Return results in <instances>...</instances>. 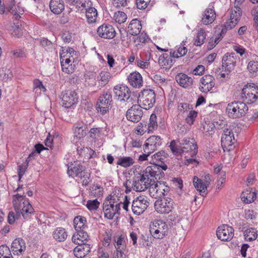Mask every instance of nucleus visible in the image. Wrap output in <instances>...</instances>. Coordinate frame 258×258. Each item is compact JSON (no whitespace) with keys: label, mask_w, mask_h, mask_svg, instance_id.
<instances>
[{"label":"nucleus","mask_w":258,"mask_h":258,"mask_svg":"<svg viewBox=\"0 0 258 258\" xmlns=\"http://www.w3.org/2000/svg\"><path fill=\"white\" fill-rule=\"evenodd\" d=\"M53 238L57 241H64L68 236L67 233L64 228L59 227L56 229L53 232Z\"/></svg>","instance_id":"obj_38"},{"label":"nucleus","mask_w":258,"mask_h":258,"mask_svg":"<svg viewBox=\"0 0 258 258\" xmlns=\"http://www.w3.org/2000/svg\"><path fill=\"white\" fill-rule=\"evenodd\" d=\"M173 201L170 198H164L155 203V208L158 213L167 214L171 211Z\"/></svg>","instance_id":"obj_14"},{"label":"nucleus","mask_w":258,"mask_h":258,"mask_svg":"<svg viewBox=\"0 0 258 258\" xmlns=\"http://www.w3.org/2000/svg\"><path fill=\"white\" fill-rule=\"evenodd\" d=\"M169 147L172 152L175 155H179L182 153V149L180 148V145H179V146L177 147L174 140L171 142Z\"/></svg>","instance_id":"obj_57"},{"label":"nucleus","mask_w":258,"mask_h":258,"mask_svg":"<svg viewBox=\"0 0 258 258\" xmlns=\"http://www.w3.org/2000/svg\"><path fill=\"white\" fill-rule=\"evenodd\" d=\"M61 38L64 42L69 43L72 39V34L69 31H64L62 34Z\"/></svg>","instance_id":"obj_64"},{"label":"nucleus","mask_w":258,"mask_h":258,"mask_svg":"<svg viewBox=\"0 0 258 258\" xmlns=\"http://www.w3.org/2000/svg\"><path fill=\"white\" fill-rule=\"evenodd\" d=\"M62 106L69 108L74 106L78 101V96L73 90H67L61 93Z\"/></svg>","instance_id":"obj_10"},{"label":"nucleus","mask_w":258,"mask_h":258,"mask_svg":"<svg viewBox=\"0 0 258 258\" xmlns=\"http://www.w3.org/2000/svg\"><path fill=\"white\" fill-rule=\"evenodd\" d=\"M230 19L227 20L224 24V27L217 28L214 35L216 37L214 44L211 45V49L213 48L221 40L223 35L227 30H231L234 28L240 20L242 15V10L239 7L235 6L231 9Z\"/></svg>","instance_id":"obj_1"},{"label":"nucleus","mask_w":258,"mask_h":258,"mask_svg":"<svg viewBox=\"0 0 258 258\" xmlns=\"http://www.w3.org/2000/svg\"><path fill=\"white\" fill-rule=\"evenodd\" d=\"M100 205V203L97 199L94 200H88L87 202L86 207L90 211L96 210Z\"/></svg>","instance_id":"obj_54"},{"label":"nucleus","mask_w":258,"mask_h":258,"mask_svg":"<svg viewBox=\"0 0 258 258\" xmlns=\"http://www.w3.org/2000/svg\"><path fill=\"white\" fill-rule=\"evenodd\" d=\"M217 238L222 241L231 240L234 236V229L227 224L219 226L216 230Z\"/></svg>","instance_id":"obj_12"},{"label":"nucleus","mask_w":258,"mask_h":258,"mask_svg":"<svg viewBox=\"0 0 258 258\" xmlns=\"http://www.w3.org/2000/svg\"><path fill=\"white\" fill-rule=\"evenodd\" d=\"M25 248V243L22 239H16L12 243L11 250L14 254L18 255L19 253L24 251Z\"/></svg>","instance_id":"obj_25"},{"label":"nucleus","mask_w":258,"mask_h":258,"mask_svg":"<svg viewBox=\"0 0 258 258\" xmlns=\"http://www.w3.org/2000/svg\"><path fill=\"white\" fill-rule=\"evenodd\" d=\"M85 13L89 23L92 24L96 22L97 12L95 8L91 7L90 8H88Z\"/></svg>","instance_id":"obj_39"},{"label":"nucleus","mask_w":258,"mask_h":258,"mask_svg":"<svg viewBox=\"0 0 258 258\" xmlns=\"http://www.w3.org/2000/svg\"><path fill=\"white\" fill-rule=\"evenodd\" d=\"M87 221L85 217L78 216L74 219V225L76 231L85 229L87 227Z\"/></svg>","instance_id":"obj_37"},{"label":"nucleus","mask_w":258,"mask_h":258,"mask_svg":"<svg viewBox=\"0 0 258 258\" xmlns=\"http://www.w3.org/2000/svg\"><path fill=\"white\" fill-rule=\"evenodd\" d=\"M154 81L158 84L165 86L167 84V80L159 74H157L153 77Z\"/></svg>","instance_id":"obj_60"},{"label":"nucleus","mask_w":258,"mask_h":258,"mask_svg":"<svg viewBox=\"0 0 258 258\" xmlns=\"http://www.w3.org/2000/svg\"><path fill=\"white\" fill-rule=\"evenodd\" d=\"M168 230L167 224L162 220H155L150 225V233L156 239L163 238L167 235Z\"/></svg>","instance_id":"obj_7"},{"label":"nucleus","mask_w":258,"mask_h":258,"mask_svg":"<svg viewBox=\"0 0 258 258\" xmlns=\"http://www.w3.org/2000/svg\"><path fill=\"white\" fill-rule=\"evenodd\" d=\"M153 164L152 166H148L143 174L146 175L147 177H153L157 179V177H158L160 178L159 175L161 174H164V173L160 170L157 166V163Z\"/></svg>","instance_id":"obj_28"},{"label":"nucleus","mask_w":258,"mask_h":258,"mask_svg":"<svg viewBox=\"0 0 258 258\" xmlns=\"http://www.w3.org/2000/svg\"><path fill=\"white\" fill-rule=\"evenodd\" d=\"M192 109L191 105L187 103H180L178 105V110L182 113L187 112Z\"/></svg>","instance_id":"obj_55"},{"label":"nucleus","mask_w":258,"mask_h":258,"mask_svg":"<svg viewBox=\"0 0 258 258\" xmlns=\"http://www.w3.org/2000/svg\"><path fill=\"white\" fill-rule=\"evenodd\" d=\"M142 108L138 104L133 105L126 112L127 119L134 122L139 121L143 114Z\"/></svg>","instance_id":"obj_18"},{"label":"nucleus","mask_w":258,"mask_h":258,"mask_svg":"<svg viewBox=\"0 0 258 258\" xmlns=\"http://www.w3.org/2000/svg\"><path fill=\"white\" fill-rule=\"evenodd\" d=\"M149 203L146 196H139L133 201L132 209L133 213L137 215L142 214L149 206Z\"/></svg>","instance_id":"obj_11"},{"label":"nucleus","mask_w":258,"mask_h":258,"mask_svg":"<svg viewBox=\"0 0 258 258\" xmlns=\"http://www.w3.org/2000/svg\"><path fill=\"white\" fill-rule=\"evenodd\" d=\"M206 38V35L203 30L198 32L196 38H195L194 44L197 46L201 45Z\"/></svg>","instance_id":"obj_47"},{"label":"nucleus","mask_w":258,"mask_h":258,"mask_svg":"<svg viewBox=\"0 0 258 258\" xmlns=\"http://www.w3.org/2000/svg\"><path fill=\"white\" fill-rule=\"evenodd\" d=\"M197 116L198 112L197 111L192 110H190L185 118L186 122L190 125L192 124Z\"/></svg>","instance_id":"obj_52"},{"label":"nucleus","mask_w":258,"mask_h":258,"mask_svg":"<svg viewBox=\"0 0 258 258\" xmlns=\"http://www.w3.org/2000/svg\"><path fill=\"white\" fill-rule=\"evenodd\" d=\"M113 91L116 97L120 102H126L125 108L133 103V98L131 97V92L128 87L125 85H117L114 87Z\"/></svg>","instance_id":"obj_8"},{"label":"nucleus","mask_w":258,"mask_h":258,"mask_svg":"<svg viewBox=\"0 0 258 258\" xmlns=\"http://www.w3.org/2000/svg\"><path fill=\"white\" fill-rule=\"evenodd\" d=\"M185 43L184 41L177 47L174 51H171L170 54L173 58H179L185 55L187 52V49L184 46Z\"/></svg>","instance_id":"obj_36"},{"label":"nucleus","mask_w":258,"mask_h":258,"mask_svg":"<svg viewBox=\"0 0 258 258\" xmlns=\"http://www.w3.org/2000/svg\"><path fill=\"white\" fill-rule=\"evenodd\" d=\"M163 188H165L164 182L158 181L155 184L151 183L149 188L151 196L155 198L163 197Z\"/></svg>","instance_id":"obj_21"},{"label":"nucleus","mask_w":258,"mask_h":258,"mask_svg":"<svg viewBox=\"0 0 258 258\" xmlns=\"http://www.w3.org/2000/svg\"><path fill=\"white\" fill-rule=\"evenodd\" d=\"M85 229H83L77 231V234L73 235L72 237V241L76 244H80L85 243V241H87L89 238V236L87 233L84 230Z\"/></svg>","instance_id":"obj_31"},{"label":"nucleus","mask_w":258,"mask_h":258,"mask_svg":"<svg viewBox=\"0 0 258 258\" xmlns=\"http://www.w3.org/2000/svg\"><path fill=\"white\" fill-rule=\"evenodd\" d=\"M175 80L180 86L184 88L191 86L193 83V80L191 77L182 73L178 74L175 76Z\"/></svg>","instance_id":"obj_24"},{"label":"nucleus","mask_w":258,"mask_h":258,"mask_svg":"<svg viewBox=\"0 0 258 258\" xmlns=\"http://www.w3.org/2000/svg\"><path fill=\"white\" fill-rule=\"evenodd\" d=\"M141 29V21L137 19H133L128 25L127 32L132 35H137L140 34Z\"/></svg>","instance_id":"obj_27"},{"label":"nucleus","mask_w":258,"mask_h":258,"mask_svg":"<svg viewBox=\"0 0 258 258\" xmlns=\"http://www.w3.org/2000/svg\"><path fill=\"white\" fill-rule=\"evenodd\" d=\"M220 177H217L216 192H218L221 187L222 184L225 183L226 179V172L225 171H221L220 173Z\"/></svg>","instance_id":"obj_51"},{"label":"nucleus","mask_w":258,"mask_h":258,"mask_svg":"<svg viewBox=\"0 0 258 258\" xmlns=\"http://www.w3.org/2000/svg\"><path fill=\"white\" fill-rule=\"evenodd\" d=\"M111 199L103 204V212L104 216L109 219H112L116 214L113 207L111 205Z\"/></svg>","instance_id":"obj_35"},{"label":"nucleus","mask_w":258,"mask_h":258,"mask_svg":"<svg viewBox=\"0 0 258 258\" xmlns=\"http://www.w3.org/2000/svg\"><path fill=\"white\" fill-rule=\"evenodd\" d=\"M210 75H205L200 79L201 85L200 86V90L204 93H207L210 91Z\"/></svg>","instance_id":"obj_41"},{"label":"nucleus","mask_w":258,"mask_h":258,"mask_svg":"<svg viewBox=\"0 0 258 258\" xmlns=\"http://www.w3.org/2000/svg\"><path fill=\"white\" fill-rule=\"evenodd\" d=\"M13 203L17 214H22L25 219L29 218L34 212V209L25 196L19 194L14 196Z\"/></svg>","instance_id":"obj_3"},{"label":"nucleus","mask_w":258,"mask_h":258,"mask_svg":"<svg viewBox=\"0 0 258 258\" xmlns=\"http://www.w3.org/2000/svg\"><path fill=\"white\" fill-rule=\"evenodd\" d=\"M11 254V250L7 246H0V258H4Z\"/></svg>","instance_id":"obj_61"},{"label":"nucleus","mask_w":258,"mask_h":258,"mask_svg":"<svg viewBox=\"0 0 258 258\" xmlns=\"http://www.w3.org/2000/svg\"><path fill=\"white\" fill-rule=\"evenodd\" d=\"M135 163L134 159L131 157H121L117 161L116 164L123 167H128Z\"/></svg>","instance_id":"obj_40"},{"label":"nucleus","mask_w":258,"mask_h":258,"mask_svg":"<svg viewBox=\"0 0 258 258\" xmlns=\"http://www.w3.org/2000/svg\"><path fill=\"white\" fill-rule=\"evenodd\" d=\"M116 245H115L116 250H121V249H125V244L123 237L121 236L117 238V240L115 239Z\"/></svg>","instance_id":"obj_56"},{"label":"nucleus","mask_w":258,"mask_h":258,"mask_svg":"<svg viewBox=\"0 0 258 258\" xmlns=\"http://www.w3.org/2000/svg\"><path fill=\"white\" fill-rule=\"evenodd\" d=\"M29 164V160L27 159L25 162L22 164L19 165L18 169V174L19 177V180L20 181L21 178L24 175L26 169L28 168Z\"/></svg>","instance_id":"obj_49"},{"label":"nucleus","mask_w":258,"mask_h":258,"mask_svg":"<svg viewBox=\"0 0 258 258\" xmlns=\"http://www.w3.org/2000/svg\"><path fill=\"white\" fill-rule=\"evenodd\" d=\"M68 173L83 185L86 186L91 181L90 172L86 170L78 161H75L68 167Z\"/></svg>","instance_id":"obj_2"},{"label":"nucleus","mask_w":258,"mask_h":258,"mask_svg":"<svg viewBox=\"0 0 258 258\" xmlns=\"http://www.w3.org/2000/svg\"><path fill=\"white\" fill-rule=\"evenodd\" d=\"M111 78V75L108 71H101L96 77V81L99 87H103L109 82Z\"/></svg>","instance_id":"obj_29"},{"label":"nucleus","mask_w":258,"mask_h":258,"mask_svg":"<svg viewBox=\"0 0 258 258\" xmlns=\"http://www.w3.org/2000/svg\"><path fill=\"white\" fill-rule=\"evenodd\" d=\"M162 144L161 139L159 136H152L147 140V145L149 146L151 150L153 152Z\"/></svg>","instance_id":"obj_34"},{"label":"nucleus","mask_w":258,"mask_h":258,"mask_svg":"<svg viewBox=\"0 0 258 258\" xmlns=\"http://www.w3.org/2000/svg\"><path fill=\"white\" fill-rule=\"evenodd\" d=\"M150 122L148 124V132H152L157 126V123L156 121V116L154 114H152L150 120Z\"/></svg>","instance_id":"obj_53"},{"label":"nucleus","mask_w":258,"mask_h":258,"mask_svg":"<svg viewBox=\"0 0 258 258\" xmlns=\"http://www.w3.org/2000/svg\"><path fill=\"white\" fill-rule=\"evenodd\" d=\"M150 2L151 0H137V8L140 10L145 9L149 5Z\"/></svg>","instance_id":"obj_62"},{"label":"nucleus","mask_w":258,"mask_h":258,"mask_svg":"<svg viewBox=\"0 0 258 258\" xmlns=\"http://www.w3.org/2000/svg\"><path fill=\"white\" fill-rule=\"evenodd\" d=\"M88 131L87 126L83 124H79L75 127L74 134L76 137L81 139L84 137Z\"/></svg>","instance_id":"obj_42"},{"label":"nucleus","mask_w":258,"mask_h":258,"mask_svg":"<svg viewBox=\"0 0 258 258\" xmlns=\"http://www.w3.org/2000/svg\"><path fill=\"white\" fill-rule=\"evenodd\" d=\"M112 101V96L109 93H105L100 96L98 99L96 107L98 112H100L102 114L106 113L109 109Z\"/></svg>","instance_id":"obj_13"},{"label":"nucleus","mask_w":258,"mask_h":258,"mask_svg":"<svg viewBox=\"0 0 258 258\" xmlns=\"http://www.w3.org/2000/svg\"><path fill=\"white\" fill-rule=\"evenodd\" d=\"M40 44L47 51H50L53 48L52 43L47 39L43 38L41 39Z\"/></svg>","instance_id":"obj_58"},{"label":"nucleus","mask_w":258,"mask_h":258,"mask_svg":"<svg viewBox=\"0 0 258 258\" xmlns=\"http://www.w3.org/2000/svg\"><path fill=\"white\" fill-rule=\"evenodd\" d=\"M152 179L147 177L146 175L138 174L134 179L132 183L133 189L138 192L145 190L150 188Z\"/></svg>","instance_id":"obj_9"},{"label":"nucleus","mask_w":258,"mask_h":258,"mask_svg":"<svg viewBox=\"0 0 258 258\" xmlns=\"http://www.w3.org/2000/svg\"><path fill=\"white\" fill-rule=\"evenodd\" d=\"M209 174L205 176V181L199 178L197 176H194L193 178V183L195 187L198 190L200 195L205 196L207 194V185L208 181H205L209 177Z\"/></svg>","instance_id":"obj_20"},{"label":"nucleus","mask_w":258,"mask_h":258,"mask_svg":"<svg viewBox=\"0 0 258 258\" xmlns=\"http://www.w3.org/2000/svg\"><path fill=\"white\" fill-rule=\"evenodd\" d=\"M113 18L115 22L121 24L125 21L127 19V17L126 15L124 12L117 11L114 13Z\"/></svg>","instance_id":"obj_48"},{"label":"nucleus","mask_w":258,"mask_h":258,"mask_svg":"<svg viewBox=\"0 0 258 258\" xmlns=\"http://www.w3.org/2000/svg\"><path fill=\"white\" fill-rule=\"evenodd\" d=\"M23 33L22 27L14 24V26L13 27L12 35L15 38H20L23 35Z\"/></svg>","instance_id":"obj_50"},{"label":"nucleus","mask_w":258,"mask_h":258,"mask_svg":"<svg viewBox=\"0 0 258 258\" xmlns=\"http://www.w3.org/2000/svg\"><path fill=\"white\" fill-rule=\"evenodd\" d=\"M103 189L99 184H93L90 188V195L94 197H100L103 195Z\"/></svg>","instance_id":"obj_45"},{"label":"nucleus","mask_w":258,"mask_h":258,"mask_svg":"<svg viewBox=\"0 0 258 258\" xmlns=\"http://www.w3.org/2000/svg\"><path fill=\"white\" fill-rule=\"evenodd\" d=\"M214 127L216 129L220 130L225 127V121L221 119L218 120H213L212 123Z\"/></svg>","instance_id":"obj_63"},{"label":"nucleus","mask_w":258,"mask_h":258,"mask_svg":"<svg viewBox=\"0 0 258 258\" xmlns=\"http://www.w3.org/2000/svg\"><path fill=\"white\" fill-rule=\"evenodd\" d=\"M167 157V154L164 151H160L152 156V160L150 162L153 164L158 163V162H162Z\"/></svg>","instance_id":"obj_43"},{"label":"nucleus","mask_w":258,"mask_h":258,"mask_svg":"<svg viewBox=\"0 0 258 258\" xmlns=\"http://www.w3.org/2000/svg\"><path fill=\"white\" fill-rule=\"evenodd\" d=\"M51 11L54 14H60L64 9L63 0H51L49 3Z\"/></svg>","instance_id":"obj_26"},{"label":"nucleus","mask_w":258,"mask_h":258,"mask_svg":"<svg viewBox=\"0 0 258 258\" xmlns=\"http://www.w3.org/2000/svg\"><path fill=\"white\" fill-rule=\"evenodd\" d=\"M245 239L248 241H252L257 238V231L253 228H247L244 232Z\"/></svg>","instance_id":"obj_44"},{"label":"nucleus","mask_w":258,"mask_h":258,"mask_svg":"<svg viewBox=\"0 0 258 258\" xmlns=\"http://www.w3.org/2000/svg\"><path fill=\"white\" fill-rule=\"evenodd\" d=\"M78 244V245L74 249V254L78 258L84 257L90 251V245L86 243H82L81 242Z\"/></svg>","instance_id":"obj_23"},{"label":"nucleus","mask_w":258,"mask_h":258,"mask_svg":"<svg viewBox=\"0 0 258 258\" xmlns=\"http://www.w3.org/2000/svg\"><path fill=\"white\" fill-rule=\"evenodd\" d=\"M78 3H80L79 7H76V11H80L82 13H85L88 8L91 7V3L89 0H80Z\"/></svg>","instance_id":"obj_46"},{"label":"nucleus","mask_w":258,"mask_h":258,"mask_svg":"<svg viewBox=\"0 0 258 258\" xmlns=\"http://www.w3.org/2000/svg\"><path fill=\"white\" fill-rule=\"evenodd\" d=\"M258 98V87L253 84L245 85L240 93L241 101L245 104H251L256 101Z\"/></svg>","instance_id":"obj_4"},{"label":"nucleus","mask_w":258,"mask_h":258,"mask_svg":"<svg viewBox=\"0 0 258 258\" xmlns=\"http://www.w3.org/2000/svg\"><path fill=\"white\" fill-rule=\"evenodd\" d=\"M99 36L104 39H112L115 36L116 32L114 27L110 24L103 23L97 30Z\"/></svg>","instance_id":"obj_16"},{"label":"nucleus","mask_w":258,"mask_h":258,"mask_svg":"<svg viewBox=\"0 0 258 258\" xmlns=\"http://www.w3.org/2000/svg\"><path fill=\"white\" fill-rule=\"evenodd\" d=\"M247 69L251 74L256 73L258 71V62L254 61H250L247 66Z\"/></svg>","instance_id":"obj_59"},{"label":"nucleus","mask_w":258,"mask_h":258,"mask_svg":"<svg viewBox=\"0 0 258 258\" xmlns=\"http://www.w3.org/2000/svg\"><path fill=\"white\" fill-rule=\"evenodd\" d=\"M234 135L221 137V145L224 150L230 151L232 149V146L235 143Z\"/></svg>","instance_id":"obj_32"},{"label":"nucleus","mask_w":258,"mask_h":258,"mask_svg":"<svg viewBox=\"0 0 258 258\" xmlns=\"http://www.w3.org/2000/svg\"><path fill=\"white\" fill-rule=\"evenodd\" d=\"M130 84L134 88H139L143 86V79L141 75L137 72L131 73L127 77Z\"/></svg>","instance_id":"obj_22"},{"label":"nucleus","mask_w":258,"mask_h":258,"mask_svg":"<svg viewBox=\"0 0 258 258\" xmlns=\"http://www.w3.org/2000/svg\"><path fill=\"white\" fill-rule=\"evenodd\" d=\"M173 58L171 54L169 56L167 54H163L159 56L158 62L159 65L163 68L169 69L173 64Z\"/></svg>","instance_id":"obj_30"},{"label":"nucleus","mask_w":258,"mask_h":258,"mask_svg":"<svg viewBox=\"0 0 258 258\" xmlns=\"http://www.w3.org/2000/svg\"><path fill=\"white\" fill-rule=\"evenodd\" d=\"M247 111L248 107L245 103L242 101H233L229 103L226 107V112L232 118L241 117Z\"/></svg>","instance_id":"obj_5"},{"label":"nucleus","mask_w":258,"mask_h":258,"mask_svg":"<svg viewBox=\"0 0 258 258\" xmlns=\"http://www.w3.org/2000/svg\"><path fill=\"white\" fill-rule=\"evenodd\" d=\"M179 143L182 153L190 151L191 156H195L198 152V147L195 141L193 139L184 138L179 140Z\"/></svg>","instance_id":"obj_15"},{"label":"nucleus","mask_w":258,"mask_h":258,"mask_svg":"<svg viewBox=\"0 0 258 258\" xmlns=\"http://www.w3.org/2000/svg\"><path fill=\"white\" fill-rule=\"evenodd\" d=\"M65 56H62L60 55V63L62 71L67 74L73 73L76 69V65L74 64V58L70 57L64 58Z\"/></svg>","instance_id":"obj_19"},{"label":"nucleus","mask_w":258,"mask_h":258,"mask_svg":"<svg viewBox=\"0 0 258 258\" xmlns=\"http://www.w3.org/2000/svg\"><path fill=\"white\" fill-rule=\"evenodd\" d=\"M155 93L152 89H144L138 96V103L141 107L145 109L152 108L155 102Z\"/></svg>","instance_id":"obj_6"},{"label":"nucleus","mask_w":258,"mask_h":258,"mask_svg":"<svg viewBox=\"0 0 258 258\" xmlns=\"http://www.w3.org/2000/svg\"><path fill=\"white\" fill-rule=\"evenodd\" d=\"M237 56L234 53H227L222 58V70L225 69V72H230L233 70L237 60Z\"/></svg>","instance_id":"obj_17"},{"label":"nucleus","mask_w":258,"mask_h":258,"mask_svg":"<svg viewBox=\"0 0 258 258\" xmlns=\"http://www.w3.org/2000/svg\"><path fill=\"white\" fill-rule=\"evenodd\" d=\"M240 198L244 203L250 204L255 200L256 193L250 189H247L242 192Z\"/></svg>","instance_id":"obj_33"}]
</instances>
